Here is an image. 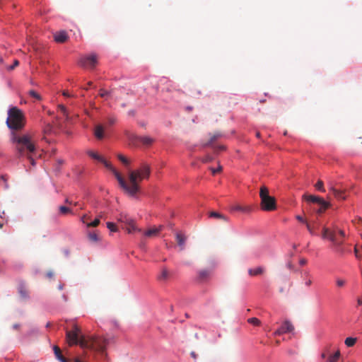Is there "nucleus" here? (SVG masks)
<instances>
[{"label":"nucleus","instance_id":"nucleus-1","mask_svg":"<svg viewBox=\"0 0 362 362\" xmlns=\"http://www.w3.org/2000/svg\"><path fill=\"white\" fill-rule=\"evenodd\" d=\"M6 124L11 129L10 141L14 146L18 157H27L30 163L34 165L35 160L31 156L36 150L33 136L31 133H18V131L23 129L25 124V117L23 111L17 107H11L8 110Z\"/></svg>","mask_w":362,"mask_h":362},{"label":"nucleus","instance_id":"nucleus-2","mask_svg":"<svg viewBox=\"0 0 362 362\" xmlns=\"http://www.w3.org/2000/svg\"><path fill=\"white\" fill-rule=\"evenodd\" d=\"M66 338L69 346L78 344L81 348L91 349L99 353L103 357L107 358L105 351L109 339L105 337L84 335L81 328L74 324L71 330H66Z\"/></svg>","mask_w":362,"mask_h":362},{"label":"nucleus","instance_id":"nucleus-3","mask_svg":"<svg viewBox=\"0 0 362 362\" xmlns=\"http://www.w3.org/2000/svg\"><path fill=\"white\" fill-rule=\"evenodd\" d=\"M150 175L149 165L142 163L138 169L129 171L127 180L124 179L125 185H123L122 189L129 196L136 197L140 192L139 182L144 179H148Z\"/></svg>","mask_w":362,"mask_h":362},{"label":"nucleus","instance_id":"nucleus-4","mask_svg":"<svg viewBox=\"0 0 362 362\" xmlns=\"http://www.w3.org/2000/svg\"><path fill=\"white\" fill-rule=\"evenodd\" d=\"M322 238L329 240L332 243L334 250L340 255L344 254V249L343 245L346 233L344 230L339 228L337 225H333L332 228L323 227Z\"/></svg>","mask_w":362,"mask_h":362},{"label":"nucleus","instance_id":"nucleus-5","mask_svg":"<svg viewBox=\"0 0 362 362\" xmlns=\"http://www.w3.org/2000/svg\"><path fill=\"white\" fill-rule=\"evenodd\" d=\"M259 197L261 199L260 206L264 211H274L276 208V199L269 194L268 188L263 185L260 187Z\"/></svg>","mask_w":362,"mask_h":362},{"label":"nucleus","instance_id":"nucleus-6","mask_svg":"<svg viewBox=\"0 0 362 362\" xmlns=\"http://www.w3.org/2000/svg\"><path fill=\"white\" fill-rule=\"evenodd\" d=\"M341 356V352L339 348L332 344H327L322 349L321 358H327V362H337Z\"/></svg>","mask_w":362,"mask_h":362},{"label":"nucleus","instance_id":"nucleus-7","mask_svg":"<svg viewBox=\"0 0 362 362\" xmlns=\"http://www.w3.org/2000/svg\"><path fill=\"white\" fill-rule=\"evenodd\" d=\"M78 64L86 69H94L98 64V56L95 54H91L81 57Z\"/></svg>","mask_w":362,"mask_h":362},{"label":"nucleus","instance_id":"nucleus-8","mask_svg":"<svg viewBox=\"0 0 362 362\" xmlns=\"http://www.w3.org/2000/svg\"><path fill=\"white\" fill-rule=\"evenodd\" d=\"M103 164L105 166L106 168H107L109 170H110L114 175L115 176L116 179L117 180L119 185L122 188L123 185H124V178L117 172V170L112 166V165L107 162L104 158L103 161H101Z\"/></svg>","mask_w":362,"mask_h":362},{"label":"nucleus","instance_id":"nucleus-9","mask_svg":"<svg viewBox=\"0 0 362 362\" xmlns=\"http://www.w3.org/2000/svg\"><path fill=\"white\" fill-rule=\"evenodd\" d=\"M329 189L330 192H332V193L333 194L334 197L336 199H342V200L346 199V197L344 195V194H345L344 189H341L337 188L336 187V185H334L332 182H330L329 184Z\"/></svg>","mask_w":362,"mask_h":362},{"label":"nucleus","instance_id":"nucleus-10","mask_svg":"<svg viewBox=\"0 0 362 362\" xmlns=\"http://www.w3.org/2000/svg\"><path fill=\"white\" fill-rule=\"evenodd\" d=\"M117 221L124 224V226H132L133 229H136L135 221L127 214H120L117 217Z\"/></svg>","mask_w":362,"mask_h":362},{"label":"nucleus","instance_id":"nucleus-11","mask_svg":"<svg viewBox=\"0 0 362 362\" xmlns=\"http://www.w3.org/2000/svg\"><path fill=\"white\" fill-rule=\"evenodd\" d=\"M303 198L306 199L308 202L316 203L319 205H324L326 206V201H325L322 198L315 196V195H307L304 194Z\"/></svg>","mask_w":362,"mask_h":362},{"label":"nucleus","instance_id":"nucleus-12","mask_svg":"<svg viewBox=\"0 0 362 362\" xmlns=\"http://www.w3.org/2000/svg\"><path fill=\"white\" fill-rule=\"evenodd\" d=\"M94 136L98 140L105 138V127L102 124H97L94 129Z\"/></svg>","mask_w":362,"mask_h":362},{"label":"nucleus","instance_id":"nucleus-13","mask_svg":"<svg viewBox=\"0 0 362 362\" xmlns=\"http://www.w3.org/2000/svg\"><path fill=\"white\" fill-rule=\"evenodd\" d=\"M54 40L57 42L63 43L66 42L68 39V35L66 31L62 30L56 33L54 35Z\"/></svg>","mask_w":362,"mask_h":362},{"label":"nucleus","instance_id":"nucleus-14","mask_svg":"<svg viewBox=\"0 0 362 362\" xmlns=\"http://www.w3.org/2000/svg\"><path fill=\"white\" fill-rule=\"evenodd\" d=\"M223 136V134L220 132H216L213 134H210L209 141L203 144V146L206 147L211 146L214 142L221 138Z\"/></svg>","mask_w":362,"mask_h":362},{"label":"nucleus","instance_id":"nucleus-15","mask_svg":"<svg viewBox=\"0 0 362 362\" xmlns=\"http://www.w3.org/2000/svg\"><path fill=\"white\" fill-rule=\"evenodd\" d=\"M279 328L283 334L291 332L294 329L293 325L288 320L284 321Z\"/></svg>","mask_w":362,"mask_h":362},{"label":"nucleus","instance_id":"nucleus-16","mask_svg":"<svg viewBox=\"0 0 362 362\" xmlns=\"http://www.w3.org/2000/svg\"><path fill=\"white\" fill-rule=\"evenodd\" d=\"M230 211H242L243 213H249L252 211V207L250 206H241L240 204H235L231 206Z\"/></svg>","mask_w":362,"mask_h":362},{"label":"nucleus","instance_id":"nucleus-17","mask_svg":"<svg viewBox=\"0 0 362 362\" xmlns=\"http://www.w3.org/2000/svg\"><path fill=\"white\" fill-rule=\"evenodd\" d=\"M211 274V269H202L198 272V279L199 281H206Z\"/></svg>","mask_w":362,"mask_h":362},{"label":"nucleus","instance_id":"nucleus-18","mask_svg":"<svg viewBox=\"0 0 362 362\" xmlns=\"http://www.w3.org/2000/svg\"><path fill=\"white\" fill-rule=\"evenodd\" d=\"M162 229H163L162 226H160L158 228H153L149 229L144 233V235L148 238L156 236Z\"/></svg>","mask_w":362,"mask_h":362},{"label":"nucleus","instance_id":"nucleus-19","mask_svg":"<svg viewBox=\"0 0 362 362\" xmlns=\"http://www.w3.org/2000/svg\"><path fill=\"white\" fill-rule=\"evenodd\" d=\"M264 272V268L262 267H258L255 269H249L248 274L250 276L261 275Z\"/></svg>","mask_w":362,"mask_h":362},{"label":"nucleus","instance_id":"nucleus-20","mask_svg":"<svg viewBox=\"0 0 362 362\" xmlns=\"http://www.w3.org/2000/svg\"><path fill=\"white\" fill-rule=\"evenodd\" d=\"M176 240L178 245L180 247L181 250L185 248L186 237L181 233H177Z\"/></svg>","mask_w":362,"mask_h":362},{"label":"nucleus","instance_id":"nucleus-21","mask_svg":"<svg viewBox=\"0 0 362 362\" xmlns=\"http://www.w3.org/2000/svg\"><path fill=\"white\" fill-rule=\"evenodd\" d=\"M136 139L145 146H150L153 142V139L149 136H138Z\"/></svg>","mask_w":362,"mask_h":362},{"label":"nucleus","instance_id":"nucleus-22","mask_svg":"<svg viewBox=\"0 0 362 362\" xmlns=\"http://www.w3.org/2000/svg\"><path fill=\"white\" fill-rule=\"evenodd\" d=\"M86 153L94 160H96L99 162L103 161V157L99 155L97 152H95L92 150H88Z\"/></svg>","mask_w":362,"mask_h":362},{"label":"nucleus","instance_id":"nucleus-23","mask_svg":"<svg viewBox=\"0 0 362 362\" xmlns=\"http://www.w3.org/2000/svg\"><path fill=\"white\" fill-rule=\"evenodd\" d=\"M209 217L221 219L223 221H228V218L222 214L216 211H211L209 214Z\"/></svg>","mask_w":362,"mask_h":362},{"label":"nucleus","instance_id":"nucleus-24","mask_svg":"<svg viewBox=\"0 0 362 362\" xmlns=\"http://www.w3.org/2000/svg\"><path fill=\"white\" fill-rule=\"evenodd\" d=\"M18 292L23 298L26 299L29 297L28 291L25 286L23 284L20 285L18 288Z\"/></svg>","mask_w":362,"mask_h":362},{"label":"nucleus","instance_id":"nucleus-25","mask_svg":"<svg viewBox=\"0 0 362 362\" xmlns=\"http://www.w3.org/2000/svg\"><path fill=\"white\" fill-rule=\"evenodd\" d=\"M88 237L89 240L93 243H97L100 240L96 231L89 232L88 234Z\"/></svg>","mask_w":362,"mask_h":362},{"label":"nucleus","instance_id":"nucleus-26","mask_svg":"<svg viewBox=\"0 0 362 362\" xmlns=\"http://www.w3.org/2000/svg\"><path fill=\"white\" fill-rule=\"evenodd\" d=\"M170 276V274H169V272L168 271L167 269L164 268L163 269L160 274L158 276V279L160 280V281H165L168 279Z\"/></svg>","mask_w":362,"mask_h":362},{"label":"nucleus","instance_id":"nucleus-27","mask_svg":"<svg viewBox=\"0 0 362 362\" xmlns=\"http://www.w3.org/2000/svg\"><path fill=\"white\" fill-rule=\"evenodd\" d=\"M356 342V338L353 337H347L344 341L345 344L349 347L353 346Z\"/></svg>","mask_w":362,"mask_h":362},{"label":"nucleus","instance_id":"nucleus-28","mask_svg":"<svg viewBox=\"0 0 362 362\" xmlns=\"http://www.w3.org/2000/svg\"><path fill=\"white\" fill-rule=\"evenodd\" d=\"M59 211L61 214L65 215L71 213V209L69 207L61 206L59 207Z\"/></svg>","mask_w":362,"mask_h":362},{"label":"nucleus","instance_id":"nucleus-29","mask_svg":"<svg viewBox=\"0 0 362 362\" xmlns=\"http://www.w3.org/2000/svg\"><path fill=\"white\" fill-rule=\"evenodd\" d=\"M28 94L30 97H32L33 98L37 100H40L42 99L41 96L40 95L39 93H37L36 91H35L34 90H29L28 92Z\"/></svg>","mask_w":362,"mask_h":362},{"label":"nucleus","instance_id":"nucleus-30","mask_svg":"<svg viewBox=\"0 0 362 362\" xmlns=\"http://www.w3.org/2000/svg\"><path fill=\"white\" fill-rule=\"evenodd\" d=\"M107 228L111 231V232H117L118 230V228L117 225L112 222H107Z\"/></svg>","mask_w":362,"mask_h":362},{"label":"nucleus","instance_id":"nucleus-31","mask_svg":"<svg viewBox=\"0 0 362 362\" xmlns=\"http://www.w3.org/2000/svg\"><path fill=\"white\" fill-rule=\"evenodd\" d=\"M247 322L250 323V324H252L255 326H259L261 325V322L259 319H257V317H251V318H249L247 320Z\"/></svg>","mask_w":362,"mask_h":362},{"label":"nucleus","instance_id":"nucleus-32","mask_svg":"<svg viewBox=\"0 0 362 362\" xmlns=\"http://www.w3.org/2000/svg\"><path fill=\"white\" fill-rule=\"evenodd\" d=\"M126 230L127 231L128 233H133L134 232H140L141 231V229L139 228L136 226V229H133V227L132 226H125V228Z\"/></svg>","mask_w":362,"mask_h":362},{"label":"nucleus","instance_id":"nucleus-33","mask_svg":"<svg viewBox=\"0 0 362 362\" xmlns=\"http://www.w3.org/2000/svg\"><path fill=\"white\" fill-rule=\"evenodd\" d=\"M305 275L306 276V278L305 279V284L308 287L310 286L311 284H313V281H312V279L310 278L309 272H305Z\"/></svg>","mask_w":362,"mask_h":362},{"label":"nucleus","instance_id":"nucleus-34","mask_svg":"<svg viewBox=\"0 0 362 362\" xmlns=\"http://www.w3.org/2000/svg\"><path fill=\"white\" fill-rule=\"evenodd\" d=\"M315 187L317 190L320 192H325V189L324 188V184L322 180H318L317 182L315 184Z\"/></svg>","mask_w":362,"mask_h":362},{"label":"nucleus","instance_id":"nucleus-35","mask_svg":"<svg viewBox=\"0 0 362 362\" xmlns=\"http://www.w3.org/2000/svg\"><path fill=\"white\" fill-rule=\"evenodd\" d=\"M117 158L126 166H127L129 164V160L125 156H124L123 155L118 154L117 155Z\"/></svg>","mask_w":362,"mask_h":362},{"label":"nucleus","instance_id":"nucleus-36","mask_svg":"<svg viewBox=\"0 0 362 362\" xmlns=\"http://www.w3.org/2000/svg\"><path fill=\"white\" fill-rule=\"evenodd\" d=\"M346 284V280L344 279H337L336 280V285L339 287V288H342L344 287Z\"/></svg>","mask_w":362,"mask_h":362},{"label":"nucleus","instance_id":"nucleus-37","mask_svg":"<svg viewBox=\"0 0 362 362\" xmlns=\"http://www.w3.org/2000/svg\"><path fill=\"white\" fill-rule=\"evenodd\" d=\"M100 219L95 218L93 221L87 223V227H97L100 224Z\"/></svg>","mask_w":362,"mask_h":362},{"label":"nucleus","instance_id":"nucleus-38","mask_svg":"<svg viewBox=\"0 0 362 362\" xmlns=\"http://www.w3.org/2000/svg\"><path fill=\"white\" fill-rule=\"evenodd\" d=\"M320 208L317 209V212L318 214H322L329 206H330L329 203L326 202V206L324 205H320Z\"/></svg>","mask_w":362,"mask_h":362},{"label":"nucleus","instance_id":"nucleus-39","mask_svg":"<svg viewBox=\"0 0 362 362\" xmlns=\"http://www.w3.org/2000/svg\"><path fill=\"white\" fill-rule=\"evenodd\" d=\"M90 217L88 214H85L81 218V221H82V223L86 224V226H87V223H90V222H88L90 221Z\"/></svg>","mask_w":362,"mask_h":362},{"label":"nucleus","instance_id":"nucleus-40","mask_svg":"<svg viewBox=\"0 0 362 362\" xmlns=\"http://www.w3.org/2000/svg\"><path fill=\"white\" fill-rule=\"evenodd\" d=\"M214 160L213 157L209 156V155H206V156H204L202 159V161L203 163H209V162H211L212 160Z\"/></svg>","mask_w":362,"mask_h":362},{"label":"nucleus","instance_id":"nucleus-41","mask_svg":"<svg viewBox=\"0 0 362 362\" xmlns=\"http://www.w3.org/2000/svg\"><path fill=\"white\" fill-rule=\"evenodd\" d=\"M18 65H19V62H18V60L16 59V60H14L13 65L10 66H8V67H7V69H8V71H12V70H13L16 66H18Z\"/></svg>","mask_w":362,"mask_h":362},{"label":"nucleus","instance_id":"nucleus-42","mask_svg":"<svg viewBox=\"0 0 362 362\" xmlns=\"http://www.w3.org/2000/svg\"><path fill=\"white\" fill-rule=\"evenodd\" d=\"M110 95V93L103 90V89H101L100 90V93H99V95L101 97V98H105L107 97V95Z\"/></svg>","mask_w":362,"mask_h":362},{"label":"nucleus","instance_id":"nucleus-43","mask_svg":"<svg viewBox=\"0 0 362 362\" xmlns=\"http://www.w3.org/2000/svg\"><path fill=\"white\" fill-rule=\"evenodd\" d=\"M59 110L62 112V113L64 115H67V110H66V107L64 105H59Z\"/></svg>","mask_w":362,"mask_h":362},{"label":"nucleus","instance_id":"nucleus-44","mask_svg":"<svg viewBox=\"0 0 362 362\" xmlns=\"http://www.w3.org/2000/svg\"><path fill=\"white\" fill-rule=\"evenodd\" d=\"M226 149V147L223 145H221V146H215L214 147V151L216 153H218V151H223Z\"/></svg>","mask_w":362,"mask_h":362},{"label":"nucleus","instance_id":"nucleus-45","mask_svg":"<svg viewBox=\"0 0 362 362\" xmlns=\"http://www.w3.org/2000/svg\"><path fill=\"white\" fill-rule=\"evenodd\" d=\"M354 224H362V218L356 217L354 220L352 221Z\"/></svg>","mask_w":362,"mask_h":362},{"label":"nucleus","instance_id":"nucleus-46","mask_svg":"<svg viewBox=\"0 0 362 362\" xmlns=\"http://www.w3.org/2000/svg\"><path fill=\"white\" fill-rule=\"evenodd\" d=\"M306 228L311 235L315 234L313 228L311 227V226L308 223H306Z\"/></svg>","mask_w":362,"mask_h":362},{"label":"nucleus","instance_id":"nucleus-47","mask_svg":"<svg viewBox=\"0 0 362 362\" xmlns=\"http://www.w3.org/2000/svg\"><path fill=\"white\" fill-rule=\"evenodd\" d=\"M221 166H219L217 169L211 168L213 175H215L216 173L221 172Z\"/></svg>","mask_w":362,"mask_h":362},{"label":"nucleus","instance_id":"nucleus-48","mask_svg":"<svg viewBox=\"0 0 362 362\" xmlns=\"http://www.w3.org/2000/svg\"><path fill=\"white\" fill-rule=\"evenodd\" d=\"M296 219L302 223H306V221L300 215L296 216Z\"/></svg>","mask_w":362,"mask_h":362},{"label":"nucleus","instance_id":"nucleus-49","mask_svg":"<svg viewBox=\"0 0 362 362\" xmlns=\"http://www.w3.org/2000/svg\"><path fill=\"white\" fill-rule=\"evenodd\" d=\"M283 334L282 332L281 331L280 328H279L277 330H276L274 332V335L276 336V335H281Z\"/></svg>","mask_w":362,"mask_h":362},{"label":"nucleus","instance_id":"nucleus-50","mask_svg":"<svg viewBox=\"0 0 362 362\" xmlns=\"http://www.w3.org/2000/svg\"><path fill=\"white\" fill-rule=\"evenodd\" d=\"M62 95L65 97H74V95H71L67 90H64Z\"/></svg>","mask_w":362,"mask_h":362},{"label":"nucleus","instance_id":"nucleus-51","mask_svg":"<svg viewBox=\"0 0 362 362\" xmlns=\"http://www.w3.org/2000/svg\"><path fill=\"white\" fill-rule=\"evenodd\" d=\"M299 263L300 265H305L307 263V260L304 258L300 259Z\"/></svg>","mask_w":362,"mask_h":362},{"label":"nucleus","instance_id":"nucleus-52","mask_svg":"<svg viewBox=\"0 0 362 362\" xmlns=\"http://www.w3.org/2000/svg\"><path fill=\"white\" fill-rule=\"evenodd\" d=\"M190 356H192V358H193L194 360H196L197 358V354L194 352V351H192L190 353Z\"/></svg>","mask_w":362,"mask_h":362},{"label":"nucleus","instance_id":"nucleus-53","mask_svg":"<svg viewBox=\"0 0 362 362\" xmlns=\"http://www.w3.org/2000/svg\"><path fill=\"white\" fill-rule=\"evenodd\" d=\"M357 305H358V306L362 305V296L358 298V299H357Z\"/></svg>","mask_w":362,"mask_h":362},{"label":"nucleus","instance_id":"nucleus-54","mask_svg":"<svg viewBox=\"0 0 362 362\" xmlns=\"http://www.w3.org/2000/svg\"><path fill=\"white\" fill-rule=\"evenodd\" d=\"M354 252H355V255H356V257H358V258L360 257V255L358 254V250H357L356 247L354 248Z\"/></svg>","mask_w":362,"mask_h":362},{"label":"nucleus","instance_id":"nucleus-55","mask_svg":"<svg viewBox=\"0 0 362 362\" xmlns=\"http://www.w3.org/2000/svg\"><path fill=\"white\" fill-rule=\"evenodd\" d=\"M54 274L52 272H49L47 273V276L48 278H52Z\"/></svg>","mask_w":362,"mask_h":362},{"label":"nucleus","instance_id":"nucleus-56","mask_svg":"<svg viewBox=\"0 0 362 362\" xmlns=\"http://www.w3.org/2000/svg\"><path fill=\"white\" fill-rule=\"evenodd\" d=\"M20 325L18 324H14L13 325V328L15 329H18L19 328Z\"/></svg>","mask_w":362,"mask_h":362},{"label":"nucleus","instance_id":"nucleus-57","mask_svg":"<svg viewBox=\"0 0 362 362\" xmlns=\"http://www.w3.org/2000/svg\"><path fill=\"white\" fill-rule=\"evenodd\" d=\"M115 120L114 119H109V123H110V124H114V123H115Z\"/></svg>","mask_w":362,"mask_h":362},{"label":"nucleus","instance_id":"nucleus-58","mask_svg":"<svg viewBox=\"0 0 362 362\" xmlns=\"http://www.w3.org/2000/svg\"><path fill=\"white\" fill-rule=\"evenodd\" d=\"M287 266H288V267L289 269H293V264H292L291 262L288 263V265H287Z\"/></svg>","mask_w":362,"mask_h":362},{"label":"nucleus","instance_id":"nucleus-59","mask_svg":"<svg viewBox=\"0 0 362 362\" xmlns=\"http://www.w3.org/2000/svg\"><path fill=\"white\" fill-rule=\"evenodd\" d=\"M65 202H66V203L69 204H72V202L70 201L69 199H66Z\"/></svg>","mask_w":362,"mask_h":362},{"label":"nucleus","instance_id":"nucleus-60","mask_svg":"<svg viewBox=\"0 0 362 362\" xmlns=\"http://www.w3.org/2000/svg\"><path fill=\"white\" fill-rule=\"evenodd\" d=\"M58 288L59 290H62L63 289V285L62 284H59V286H58Z\"/></svg>","mask_w":362,"mask_h":362},{"label":"nucleus","instance_id":"nucleus-61","mask_svg":"<svg viewBox=\"0 0 362 362\" xmlns=\"http://www.w3.org/2000/svg\"><path fill=\"white\" fill-rule=\"evenodd\" d=\"M279 344H280V341H279V340H276V345H279Z\"/></svg>","mask_w":362,"mask_h":362},{"label":"nucleus","instance_id":"nucleus-62","mask_svg":"<svg viewBox=\"0 0 362 362\" xmlns=\"http://www.w3.org/2000/svg\"><path fill=\"white\" fill-rule=\"evenodd\" d=\"M256 135H257V137H259L260 136L259 132H257Z\"/></svg>","mask_w":362,"mask_h":362},{"label":"nucleus","instance_id":"nucleus-63","mask_svg":"<svg viewBox=\"0 0 362 362\" xmlns=\"http://www.w3.org/2000/svg\"><path fill=\"white\" fill-rule=\"evenodd\" d=\"M3 62V59L2 57L0 56V63H1Z\"/></svg>","mask_w":362,"mask_h":362},{"label":"nucleus","instance_id":"nucleus-64","mask_svg":"<svg viewBox=\"0 0 362 362\" xmlns=\"http://www.w3.org/2000/svg\"><path fill=\"white\" fill-rule=\"evenodd\" d=\"M63 298H64L65 300H66V298L64 295L63 296Z\"/></svg>","mask_w":362,"mask_h":362}]
</instances>
